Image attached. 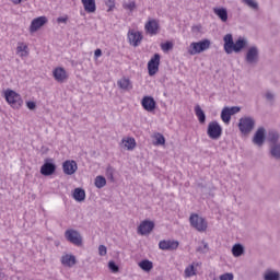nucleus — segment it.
Masks as SVG:
<instances>
[{
    "instance_id": "1",
    "label": "nucleus",
    "mask_w": 280,
    "mask_h": 280,
    "mask_svg": "<svg viewBox=\"0 0 280 280\" xmlns=\"http://www.w3.org/2000/svg\"><path fill=\"white\" fill-rule=\"evenodd\" d=\"M223 49L225 54H240L244 47H246V39L240 37L235 42L233 40V34H226L223 37Z\"/></svg>"
},
{
    "instance_id": "2",
    "label": "nucleus",
    "mask_w": 280,
    "mask_h": 280,
    "mask_svg": "<svg viewBox=\"0 0 280 280\" xmlns=\"http://www.w3.org/2000/svg\"><path fill=\"white\" fill-rule=\"evenodd\" d=\"M211 47V40L203 39L200 42H192L188 48V54L190 56H196V54H202V51H207Z\"/></svg>"
},
{
    "instance_id": "3",
    "label": "nucleus",
    "mask_w": 280,
    "mask_h": 280,
    "mask_svg": "<svg viewBox=\"0 0 280 280\" xmlns=\"http://www.w3.org/2000/svg\"><path fill=\"white\" fill-rule=\"evenodd\" d=\"M4 97L8 104L12 106V108H21V105L23 104V98H21V94L9 89L4 92Z\"/></svg>"
},
{
    "instance_id": "4",
    "label": "nucleus",
    "mask_w": 280,
    "mask_h": 280,
    "mask_svg": "<svg viewBox=\"0 0 280 280\" xmlns=\"http://www.w3.org/2000/svg\"><path fill=\"white\" fill-rule=\"evenodd\" d=\"M189 222H190V226H192V229H196V231H199V233L207 231L208 224L205 218L196 213H192L190 214Z\"/></svg>"
},
{
    "instance_id": "5",
    "label": "nucleus",
    "mask_w": 280,
    "mask_h": 280,
    "mask_svg": "<svg viewBox=\"0 0 280 280\" xmlns=\"http://www.w3.org/2000/svg\"><path fill=\"white\" fill-rule=\"evenodd\" d=\"M65 238L73 246H82V234L78 230L69 229L65 232Z\"/></svg>"
},
{
    "instance_id": "6",
    "label": "nucleus",
    "mask_w": 280,
    "mask_h": 280,
    "mask_svg": "<svg viewBox=\"0 0 280 280\" xmlns=\"http://www.w3.org/2000/svg\"><path fill=\"white\" fill-rule=\"evenodd\" d=\"M207 135L213 141H218V139L222 137V126H220V124L215 120L210 121L208 125Z\"/></svg>"
},
{
    "instance_id": "7",
    "label": "nucleus",
    "mask_w": 280,
    "mask_h": 280,
    "mask_svg": "<svg viewBox=\"0 0 280 280\" xmlns=\"http://www.w3.org/2000/svg\"><path fill=\"white\" fill-rule=\"evenodd\" d=\"M246 62L249 67H256L259 62V49H257V47L253 46L247 50Z\"/></svg>"
},
{
    "instance_id": "8",
    "label": "nucleus",
    "mask_w": 280,
    "mask_h": 280,
    "mask_svg": "<svg viewBox=\"0 0 280 280\" xmlns=\"http://www.w3.org/2000/svg\"><path fill=\"white\" fill-rule=\"evenodd\" d=\"M160 65H161V55L154 54V56L148 62L149 75H156V73H159Z\"/></svg>"
},
{
    "instance_id": "9",
    "label": "nucleus",
    "mask_w": 280,
    "mask_h": 280,
    "mask_svg": "<svg viewBox=\"0 0 280 280\" xmlns=\"http://www.w3.org/2000/svg\"><path fill=\"white\" fill-rule=\"evenodd\" d=\"M56 174V164L52 159H46L44 165L40 167L42 176H51Z\"/></svg>"
},
{
    "instance_id": "10",
    "label": "nucleus",
    "mask_w": 280,
    "mask_h": 280,
    "mask_svg": "<svg viewBox=\"0 0 280 280\" xmlns=\"http://www.w3.org/2000/svg\"><path fill=\"white\" fill-rule=\"evenodd\" d=\"M127 36L129 44L132 47H139V45H141V40H143V34L139 31L130 30Z\"/></svg>"
},
{
    "instance_id": "11",
    "label": "nucleus",
    "mask_w": 280,
    "mask_h": 280,
    "mask_svg": "<svg viewBox=\"0 0 280 280\" xmlns=\"http://www.w3.org/2000/svg\"><path fill=\"white\" fill-rule=\"evenodd\" d=\"M52 78H55L56 82L59 84H62L69 80V74L67 73V70L62 67H57L52 71Z\"/></svg>"
},
{
    "instance_id": "12",
    "label": "nucleus",
    "mask_w": 280,
    "mask_h": 280,
    "mask_svg": "<svg viewBox=\"0 0 280 280\" xmlns=\"http://www.w3.org/2000/svg\"><path fill=\"white\" fill-rule=\"evenodd\" d=\"M141 105L147 113H154L156 110V101L152 96L142 97Z\"/></svg>"
},
{
    "instance_id": "13",
    "label": "nucleus",
    "mask_w": 280,
    "mask_h": 280,
    "mask_svg": "<svg viewBox=\"0 0 280 280\" xmlns=\"http://www.w3.org/2000/svg\"><path fill=\"white\" fill-rule=\"evenodd\" d=\"M62 171L67 176H73L78 172V163L73 160H67L62 163Z\"/></svg>"
},
{
    "instance_id": "14",
    "label": "nucleus",
    "mask_w": 280,
    "mask_h": 280,
    "mask_svg": "<svg viewBox=\"0 0 280 280\" xmlns=\"http://www.w3.org/2000/svg\"><path fill=\"white\" fill-rule=\"evenodd\" d=\"M154 231V222L150 220H144L138 226L139 235H150V233Z\"/></svg>"
},
{
    "instance_id": "15",
    "label": "nucleus",
    "mask_w": 280,
    "mask_h": 280,
    "mask_svg": "<svg viewBox=\"0 0 280 280\" xmlns=\"http://www.w3.org/2000/svg\"><path fill=\"white\" fill-rule=\"evenodd\" d=\"M44 25H47L46 16H38V18L34 19L31 22L30 33L35 34V32H38V30H40V27H44Z\"/></svg>"
},
{
    "instance_id": "16",
    "label": "nucleus",
    "mask_w": 280,
    "mask_h": 280,
    "mask_svg": "<svg viewBox=\"0 0 280 280\" xmlns=\"http://www.w3.org/2000/svg\"><path fill=\"white\" fill-rule=\"evenodd\" d=\"M265 141H266V129L264 127H259L256 133L254 135L253 143H255V145H258V148H261Z\"/></svg>"
},
{
    "instance_id": "17",
    "label": "nucleus",
    "mask_w": 280,
    "mask_h": 280,
    "mask_svg": "<svg viewBox=\"0 0 280 280\" xmlns=\"http://www.w3.org/2000/svg\"><path fill=\"white\" fill-rule=\"evenodd\" d=\"M179 246V243L178 241H172V240H168V241H160L159 243V248L161 250H176V248H178Z\"/></svg>"
},
{
    "instance_id": "18",
    "label": "nucleus",
    "mask_w": 280,
    "mask_h": 280,
    "mask_svg": "<svg viewBox=\"0 0 280 280\" xmlns=\"http://www.w3.org/2000/svg\"><path fill=\"white\" fill-rule=\"evenodd\" d=\"M159 22L156 20H150L144 25L147 34H150L151 36H156V34H159Z\"/></svg>"
},
{
    "instance_id": "19",
    "label": "nucleus",
    "mask_w": 280,
    "mask_h": 280,
    "mask_svg": "<svg viewBox=\"0 0 280 280\" xmlns=\"http://www.w3.org/2000/svg\"><path fill=\"white\" fill-rule=\"evenodd\" d=\"M117 86L120 91H132V81L128 77H122L117 81Z\"/></svg>"
},
{
    "instance_id": "20",
    "label": "nucleus",
    "mask_w": 280,
    "mask_h": 280,
    "mask_svg": "<svg viewBox=\"0 0 280 280\" xmlns=\"http://www.w3.org/2000/svg\"><path fill=\"white\" fill-rule=\"evenodd\" d=\"M280 133L275 129H270L267 133L266 140L268 141L269 145H275L279 143Z\"/></svg>"
},
{
    "instance_id": "21",
    "label": "nucleus",
    "mask_w": 280,
    "mask_h": 280,
    "mask_svg": "<svg viewBox=\"0 0 280 280\" xmlns=\"http://www.w3.org/2000/svg\"><path fill=\"white\" fill-rule=\"evenodd\" d=\"M81 3L83 4L84 10L89 14H93L97 10V5L95 4V0H81Z\"/></svg>"
},
{
    "instance_id": "22",
    "label": "nucleus",
    "mask_w": 280,
    "mask_h": 280,
    "mask_svg": "<svg viewBox=\"0 0 280 280\" xmlns=\"http://www.w3.org/2000/svg\"><path fill=\"white\" fill-rule=\"evenodd\" d=\"M269 155L276 161H280V142L276 144H269Z\"/></svg>"
},
{
    "instance_id": "23",
    "label": "nucleus",
    "mask_w": 280,
    "mask_h": 280,
    "mask_svg": "<svg viewBox=\"0 0 280 280\" xmlns=\"http://www.w3.org/2000/svg\"><path fill=\"white\" fill-rule=\"evenodd\" d=\"M264 280H280V272L278 270L267 269L262 275Z\"/></svg>"
},
{
    "instance_id": "24",
    "label": "nucleus",
    "mask_w": 280,
    "mask_h": 280,
    "mask_svg": "<svg viewBox=\"0 0 280 280\" xmlns=\"http://www.w3.org/2000/svg\"><path fill=\"white\" fill-rule=\"evenodd\" d=\"M72 198H74L77 202H84V200H86V191L82 188H75Z\"/></svg>"
},
{
    "instance_id": "25",
    "label": "nucleus",
    "mask_w": 280,
    "mask_h": 280,
    "mask_svg": "<svg viewBox=\"0 0 280 280\" xmlns=\"http://www.w3.org/2000/svg\"><path fill=\"white\" fill-rule=\"evenodd\" d=\"M61 264L62 266H67L68 268H72V266H75L77 260L75 256L66 254L61 257Z\"/></svg>"
},
{
    "instance_id": "26",
    "label": "nucleus",
    "mask_w": 280,
    "mask_h": 280,
    "mask_svg": "<svg viewBox=\"0 0 280 280\" xmlns=\"http://www.w3.org/2000/svg\"><path fill=\"white\" fill-rule=\"evenodd\" d=\"M213 12L217 16L221 19L223 23L229 21V11L225 8H213Z\"/></svg>"
},
{
    "instance_id": "27",
    "label": "nucleus",
    "mask_w": 280,
    "mask_h": 280,
    "mask_svg": "<svg viewBox=\"0 0 280 280\" xmlns=\"http://www.w3.org/2000/svg\"><path fill=\"white\" fill-rule=\"evenodd\" d=\"M195 114L198 118L199 124H207V115L205 114V110H202V107H200V105L195 106Z\"/></svg>"
},
{
    "instance_id": "28",
    "label": "nucleus",
    "mask_w": 280,
    "mask_h": 280,
    "mask_svg": "<svg viewBox=\"0 0 280 280\" xmlns=\"http://www.w3.org/2000/svg\"><path fill=\"white\" fill-rule=\"evenodd\" d=\"M139 268H141V270H143L144 272H150V270H152V268H154V265L152 264V261L144 259L141 260L138 264Z\"/></svg>"
},
{
    "instance_id": "29",
    "label": "nucleus",
    "mask_w": 280,
    "mask_h": 280,
    "mask_svg": "<svg viewBox=\"0 0 280 280\" xmlns=\"http://www.w3.org/2000/svg\"><path fill=\"white\" fill-rule=\"evenodd\" d=\"M121 144L128 150H135V148L137 147V142L133 138L122 139Z\"/></svg>"
},
{
    "instance_id": "30",
    "label": "nucleus",
    "mask_w": 280,
    "mask_h": 280,
    "mask_svg": "<svg viewBox=\"0 0 280 280\" xmlns=\"http://www.w3.org/2000/svg\"><path fill=\"white\" fill-rule=\"evenodd\" d=\"M232 254L234 257H242V255H244V245L235 244L232 247Z\"/></svg>"
},
{
    "instance_id": "31",
    "label": "nucleus",
    "mask_w": 280,
    "mask_h": 280,
    "mask_svg": "<svg viewBox=\"0 0 280 280\" xmlns=\"http://www.w3.org/2000/svg\"><path fill=\"white\" fill-rule=\"evenodd\" d=\"M94 185L95 187H97V189H102L103 187H106V177L102 175L96 176Z\"/></svg>"
},
{
    "instance_id": "32",
    "label": "nucleus",
    "mask_w": 280,
    "mask_h": 280,
    "mask_svg": "<svg viewBox=\"0 0 280 280\" xmlns=\"http://www.w3.org/2000/svg\"><path fill=\"white\" fill-rule=\"evenodd\" d=\"M122 8H124V10H128L130 13H132V12H135V10H137V2L135 0L124 2Z\"/></svg>"
},
{
    "instance_id": "33",
    "label": "nucleus",
    "mask_w": 280,
    "mask_h": 280,
    "mask_svg": "<svg viewBox=\"0 0 280 280\" xmlns=\"http://www.w3.org/2000/svg\"><path fill=\"white\" fill-rule=\"evenodd\" d=\"M221 119L225 124H231V113H229V107H224L221 112Z\"/></svg>"
},
{
    "instance_id": "34",
    "label": "nucleus",
    "mask_w": 280,
    "mask_h": 280,
    "mask_svg": "<svg viewBox=\"0 0 280 280\" xmlns=\"http://www.w3.org/2000/svg\"><path fill=\"white\" fill-rule=\"evenodd\" d=\"M246 5L249 10H253V12H259V2H257V0H246Z\"/></svg>"
},
{
    "instance_id": "35",
    "label": "nucleus",
    "mask_w": 280,
    "mask_h": 280,
    "mask_svg": "<svg viewBox=\"0 0 280 280\" xmlns=\"http://www.w3.org/2000/svg\"><path fill=\"white\" fill-rule=\"evenodd\" d=\"M255 128V118L246 117V132H253Z\"/></svg>"
},
{
    "instance_id": "36",
    "label": "nucleus",
    "mask_w": 280,
    "mask_h": 280,
    "mask_svg": "<svg viewBox=\"0 0 280 280\" xmlns=\"http://www.w3.org/2000/svg\"><path fill=\"white\" fill-rule=\"evenodd\" d=\"M238 128L242 135L246 136V117L240 119Z\"/></svg>"
},
{
    "instance_id": "37",
    "label": "nucleus",
    "mask_w": 280,
    "mask_h": 280,
    "mask_svg": "<svg viewBox=\"0 0 280 280\" xmlns=\"http://www.w3.org/2000/svg\"><path fill=\"white\" fill-rule=\"evenodd\" d=\"M161 49L165 52L172 51V49H174V44L172 42H166L164 44H161Z\"/></svg>"
},
{
    "instance_id": "38",
    "label": "nucleus",
    "mask_w": 280,
    "mask_h": 280,
    "mask_svg": "<svg viewBox=\"0 0 280 280\" xmlns=\"http://www.w3.org/2000/svg\"><path fill=\"white\" fill-rule=\"evenodd\" d=\"M194 275H196V268L194 267V265H190L185 269V277L189 278L194 277Z\"/></svg>"
},
{
    "instance_id": "39",
    "label": "nucleus",
    "mask_w": 280,
    "mask_h": 280,
    "mask_svg": "<svg viewBox=\"0 0 280 280\" xmlns=\"http://www.w3.org/2000/svg\"><path fill=\"white\" fill-rule=\"evenodd\" d=\"M108 268L112 270V272H119V266H117V264H115L113 260L108 262Z\"/></svg>"
},
{
    "instance_id": "40",
    "label": "nucleus",
    "mask_w": 280,
    "mask_h": 280,
    "mask_svg": "<svg viewBox=\"0 0 280 280\" xmlns=\"http://www.w3.org/2000/svg\"><path fill=\"white\" fill-rule=\"evenodd\" d=\"M16 51H18V54H21V51H25V54L27 56V45H25L23 43H19V46L16 47Z\"/></svg>"
},
{
    "instance_id": "41",
    "label": "nucleus",
    "mask_w": 280,
    "mask_h": 280,
    "mask_svg": "<svg viewBox=\"0 0 280 280\" xmlns=\"http://www.w3.org/2000/svg\"><path fill=\"white\" fill-rule=\"evenodd\" d=\"M105 5L108 8L107 12H113L115 10V0H107Z\"/></svg>"
},
{
    "instance_id": "42",
    "label": "nucleus",
    "mask_w": 280,
    "mask_h": 280,
    "mask_svg": "<svg viewBox=\"0 0 280 280\" xmlns=\"http://www.w3.org/2000/svg\"><path fill=\"white\" fill-rule=\"evenodd\" d=\"M241 108L238 106L228 107V112L230 113L231 117L232 115H237L240 113Z\"/></svg>"
},
{
    "instance_id": "43",
    "label": "nucleus",
    "mask_w": 280,
    "mask_h": 280,
    "mask_svg": "<svg viewBox=\"0 0 280 280\" xmlns=\"http://www.w3.org/2000/svg\"><path fill=\"white\" fill-rule=\"evenodd\" d=\"M106 254H107V248H106V246L100 245V246H98V255H100L101 257H106Z\"/></svg>"
},
{
    "instance_id": "44",
    "label": "nucleus",
    "mask_w": 280,
    "mask_h": 280,
    "mask_svg": "<svg viewBox=\"0 0 280 280\" xmlns=\"http://www.w3.org/2000/svg\"><path fill=\"white\" fill-rule=\"evenodd\" d=\"M265 97L267 102H270V103L275 102V94H272V92H266Z\"/></svg>"
},
{
    "instance_id": "45",
    "label": "nucleus",
    "mask_w": 280,
    "mask_h": 280,
    "mask_svg": "<svg viewBox=\"0 0 280 280\" xmlns=\"http://www.w3.org/2000/svg\"><path fill=\"white\" fill-rule=\"evenodd\" d=\"M191 32H192L194 34H200V32H202V25H200V24L194 25V26L191 27Z\"/></svg>"
},
{
    "instance_id": "46",
    "label": "nucleus",
    "mask_w": 280,
    "mask_h": 280,
    "mask_svg": "<svg viewBox=\"0 0 280 280\" xmlns=\"http://www.w3.org/2000/svg\"><path fill=\"white\" fill-rule=\"evenodd\" d=\"M156 145H165V137L163 135L156 138Z\"/></svg>"
},
{
    "instance_id": "47",
    "label": "nucleus",
    "mask_w": 280,
    "mask_h": 280,
    "mask_svg": "<svg viewBox=\"0 0 280 280\" xmlns=\"http://www.w3.org/2000/svg\"><path fill=\"white\" fill-rule=\"evenodd\" d=\"M26 106H27L28 110H36V103L35 102L28 101V102H26Z\"/></svg>"
},
{
    "instance_id": "48",
    "label": "nucleus",
    "mask_w": 280,
    "mask_h": 280,
    "mask_svg": "<svg viewBox=\"0 0 280 280\" xmlns=\"http://www.w3.org/2000/svg\"><path fill=\"white\" fill-rule=\"evenodd\" d=\"M113 174H115V170L112 166L107 167V178L114 180Z\"/></svg>"
},
{
    "instance_id": "49",
    "label": "nucleus",
    "mask_w": 280,
    "mask_h": 280,
    "mask_svg": "<svg viewBox=\"0 0 280 280\" xmlns=\"http://www.w3.org/2000/svg\"><path fill=\"white\" fill-rule=\"evenodd\" d=\"M220 280H233V273H224L220 277Z\"/></svg>"
},
{
    "instance_id": "50",
    "label": "nucleus",
    "mask_w": 280,
    "mask_h": 280,
    "mask_svg": "<svg viewBox=\"0 0 280 280\" xmlns=\"http://www.w3.org/2000/svg\"><path fill=\"white\" fill-rule=\"evenodd\" d=\"M100 56H102V49L98 48L94 51V58H100Z\"/></svg>"
},
{
    "instance_id": "51",
    "label": "nucleus",
    "mask_w": 280,
    "mask_h": 280,
    "mask_svg": "<svg viewBox=\"0 0 280 280\" xmlns=\"http://www.w3.org/2000/svg\"><path fill=\"white\" fill-rule=\"evenodd\" d=\"M23 1H27V0H12V3H14V5H21Z\"/></svg>"
},
{
    "instance_id": "52",
    "label": "nucleus",
    "mask_w": 280,
    "mask_h": 280,
    "mask_svg": "<svg viewBox=\"0 0 280 280\" xmlns=\"http://www.w3.org/2000/svg\"><path fill=\"white\" fill-rule=\"evenodd\" d=\"M57 23H67V18H58Z\"/></svg>"
},
{
    "instance_id": "53",
    "label": "nucleus",
    "mask_w": 280,
    "mask_h": 280,
    "mask_svg": "<svg viewBox=\"0 0 280 280\" xmlns=\"http://www.w3.org/2000/svg\"><path fill=\"white\" fill-rule=\"evenodd\" d=\"M203 244V249L206 250V253L209 252V244L205 243V241L202 242Z\"/></svg>"
},
{
    "instance_id": "54",
    "label": "nucleus",
    "mask_w": 280,
    "mask_h": 280,
    "mask_svg": "<svg viewBox=\"0 0 280 280\" xmlns=\"http://www.w3.org/2000/svg\"><path fill=\"white\" fill-rule=\"evenodd\" d=\"M197 253H202V254H205V253H207V250H205L203 247H198V248H197Z\"/></svg>"
},
{
    "instance_id": "55",
    "label": "nucleus",
    "mask_w": 280,
    "mask_h": 280,
    "mask_svg": "<svg viewBox=\"0 0 280 280\" xmlns=\"http://www.w3.org/2000/svg\"><path fill=\"white\" fill-rule=\"evenodd\" d=\"M5 277V273L0 272V279H3Z\"/></svg>"
},
{
    "instance_id": "56",
    "label": "nucleus",
    "mask_w": 280,
    "mask_h": 280,
    "mask_svg": "<svg viewBox=\"0 0 280 280\" xmlns=\"http://www.w3.org/2000/svg\"><path fill=\"white\" fill-rule=\"evenodd\" d=\"M243 1V3H246V0H242Z\"/></svg>"
},
{
    "instance_id": "57",
    "label": "nucleus",
    "mask_w": 280,
    "mask_h": 280,
    "mask_svg": "<svg viewBox=\"0 0 280 280\" xmlns=\"http://www.w3.org/2000/svg\"><path fill=\"white\" fill-rule=\"evenodd\" d=\"M199 187H202V185H201V184H199Z\"/></svg>"
}]
</instances>
